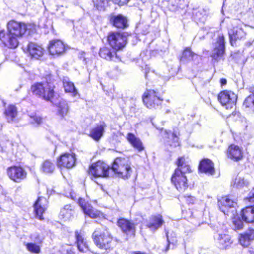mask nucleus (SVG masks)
Here are the masks:
<instances>
[{
	"instance_id": "1",
	"label": "nucleus",
	"mask_w": 254,
	"mask_h": 254,
	"mask_svg": "<svg viewBox=\"0 0 254 254\" xmlns=\"http://www.w3.org/2000/svg\"><path fill=\"white\" fill-rule=\"evenodd\" d=\"M177 168L175 170L171 181L179 191H184L188 188L186 175L191 172L190 165L184 157H179L177 162Z\"/></svg>"
},
{
	"instance_id": "2",
	"label": "nucleus",
	"mask_w": 254,
	"mask_h": 254,
	"mask_svg": "<svg viewBox=\"0 0 254 254\" xmlns=\"http://www.w3.org/2000/svg\"><path fill=\"white\" fill-rule=\"evenodd\" d=\"M92 238L98 248L106 251L112 248L113 237L107 229H96L92 234Z\"/></svg>"
},
{
	"instance_id": "3",
	"label": "nucleus",
	"mask_w": 254,
	"mask_h": 254,
	"mask_svg": "<svg viewBox=\"0 0 254 254\" xmlns=\"http://www.w3.org/2000/svg\"><path fill=\"white\" fill-rule=\"evenodd\" d=\"M7 30L9 33L10 45L12 48H16L18 45V38L22 37L27 30L26 25L24 23L10 21L7 23Z\"/></svg>"
},
{
	"instance_id": "4",
	"label": "nucleus",
	"mask_w": 254,
	"mask_h": 254,
	"mask_svg": "<svg viewBox=\"0 0 254 254\" xmlns=\"http://www.w3.org/2000/svg\"><path fill=\"white\" fill-rule=\"evenodd\" d=\"M55 85L51 81L36 83L31 86L32 93L42 99L50 101L54 95Z\"/></svg>"
},
{
	"instance_id": "5",
	"label": "nucleus",
	"mask_w": 254,
	"mask_h": 254,
	"mask_svg": "<svg viewBox=\"0 0 254 254\" xmlns=\"http://www.w3.org/2000/svg\"><path fill=\"white\" fill-rule=\"evenodd\" d=\"M112 169L119 177L124 179L127 178L131 173L129 161L125 158H117L113 163Z\"/></svg>"
},
{
	"instance_id": "6",
	"label": "nucleus",
	"mask_w": 254,
	"mask_h": 254,
	"mask_svg": "<svg viewBox=\"0 0 254 254\" xmlns=\"http://www.w3.org/2000/svg\"><path fill=\"white\" fill-rule=\"evenodd\" d=\"M142 100L145 106L150 109L156 108L161 105L162 99L154 90H147L142 95Z\"/></svg>"
},
{
	"instance_id": "7",
	"label": "nucleus",
	"mask_w": 254,
	"mask_h": 254,
	"mask_svg": "<svg viewBox=\"0 0 254 254\" xmlns=\"http://www.w3.org/2000/svg\"><path fill=\"white\" fill-rule=\"evenodd\" d=\"M109 166L105 163L99 161L90 166L88 173L94 177H106L109 176Z\"/></svg>"
},
{
	"instance_id": "8",
	"label": "nucleus",
	"mask_w": 254,
	"mask_h": 254,
	"mask_svg": "<svg viewBox=\"0 0 254 254\" xmlns=\"http://www.w3.org/2000/svg\"><path fill=\"white\" fill-rule=\"evenodd\" d=\"M219 209L225 215H234L236 212V203L228 196L222 197L218 200Z\"/></svg>"
},
{
	"instance_id": "9",
	"label": "nucleus",
	"mask_w": 254,
	"mask_h": 254,
	"mask_svg": "<svg viewBox=\"0 0 254 254\" xmlns=\"http://www.w3.org/2000/svg\"><path fill=\"white\" fill-rule=\"evenodd\" d=\"M218 99L222 106L226 109H230L235 105L237 95L231 91L225 90L218 94Z\"/></svg>"
},
{
	"instance_id": "10",
	"label": "nucleus",
	"mask_w": 254,
	"mask_h": 254,
	"mask_svg": "<svg viewBox=\"0 0 254 254\" xmlns=\"http://www.w3.org/2000/svg\"><path fill=\"white\" fill-rule=\"evenodd\" d=\"M127 38L119 32H112L108 36V41L114 50L118 51L123 48L126 45Z\"/></svg>"
},
{
	"instance_id": "11",
	"label": "nucleus",
	"mask_w": 254,
	"mask_h": 254,
	"mask_svg": "<svg viewBox=\"0 0 254 254\" xmlns=\"http://www.w3.org/2000/svg\"><path fill=\"white\" fill-rule=\"evenodd\" d=\"M161 134L171 146L175 147L180 145L179 136L180 134L177 127L174 128L172 132L162 128Z\"/></svg>"
},
{
	"instance_id": "12",
	"label": "nucleus",
	"mask_w": 254,
	"mask_h": 254,
	"mask_svg": "<svg viewBox=\"0 0 254 254\" xmlns=\"http://www.w3.org/2000/svg\"><path fill=\"white\" fill-rule=\"evenodd\" d=\"M7 174L8 177L16 183L20 182L27 175L26 172L22 167L16 166L8 167Z\"/></svg>"
},
{
	"instance_id": "13",
	"label": "nucleus",
	"mask_w": 254,
	"mask_h": 254,
	"mask_svg": "<svg viewBox=\"0 0 254 254\" xmlns=\"http://www.w3.org/2000/svg\"><path fill=\"white\" fill-rule=\"evenodd\" d=\"M224 51V37L223 35H219L216 43L214 44V49L212 52L211 57L216 61H218L223 57Z\"/></svg>"
},
{
	"instance_id": "14",
	"label": "nucleus",
	"mask_w": 254,
	"mask_h": 254,
	"mask_svg": "<svg viewBox=\"0 0 254 254\" xmlns=\"http://www.w3.org/2000/svg\"><path fill=\"white\" fill-rule=\"evenodd\" d=\"M48 207V201L44 197H39L34 205V211L35 217L40 220L44 218L43 214L45 212Z\"/></svg>"
},
{
	"instance_id": "15",
	"label": "nucleus",
	"mask_w": 254,
	"mask_h": 254,
	"mask_svg": "<svg viewBox=\"0 0 254 254\" xmlns=\"http://www.w3.org/2000/svg\"><path fill=\"white\" fill-rule=\"evenodd\" d=\"M75 155L74 154L65 153L58 160V166L70 169L75 164Z\"/></svg>"
},
{
	"instance_id": "16",
	"label": "nucleus",
	"mask_w": 254,
	"mask_h": 254,
	"mask_svg": "<svg viewBox=\"0 0 254 254\" xmlns=\"http://www.w3.org/2000/svg\"><path fill=\"white\" fill-rule=\"evenodd\" d=\"M75 243L79 252L86 253L90 251L88 243L83 233L80 231L75 232Z\"/></svg>"
},
{
	"instance_id": "17",
	"label": "nucleus",
	"mask_w": 254,
	"mask_h": 254,
	"mask_svg": "<svg viewBox=\"0 0 254 254\" xmlns=\"http://www.w3.org/2000/svg\"><path fill=\"white\" fill-rule=\"evenodd\" d=\"M227 156L234 161H239L243 157V149L238 145L231 144L227 149Z\"/></svg>"
},
{
	"instance_id": "18",
	"label": "nucleus",
	"mask_w": 254,
	"mask_h": 254,
	"mask_svg": "<svg viewBox=\"0 0 254 254\" xmlns=\"http://www.w3.org/2000/svg\"><path fill=\"white\" fill-rule=\"evenodd\" d=\"M78 204L84 213L90 217L94 218L100 216V211L94 209L90 204L85 202L84 199L81 198H79Z\"/></svg>"
},
{
	"instance_id": "19",
	"label": "nucleus",
	"mask_w": 254,
	"mask_h": 254,
	"mask_svg": "<svg viewBox=\"0 0 254 254\" xmlns=\"http://www.w3.org/2000/svg\"><path fill=\"white\" fill-rule=\"evenodd\" d=\"M201 60V57L192 52L190 49L186 48L183 52L180 61L182 64H186L192 61L195 64H198Z\"/></svg>"
},
{
	"instance_id": "20",
	"label": "nucleus",
	"mask_w": 254,
	"mask_h": 254,
	"mask_svg": "<svg viewBox=\"0 0 254 254\" xmlns=\"http://www.w3.org/2000/svg\"><path fill=\"white\" fill-rule=\"evenodd\" d=\"M118 225L122 231L127 235L134 236L135 234V225L124 218L120 219L118 221Z\"/></svg>"
},
{
	"instance_id": "21",
	"label": "nucleus",
	"mask_w": 254,
	"mask_h": 254,
	"mask_svg": "<svg viewBox=\"0 0 254 254\" xmlns=\"http://www.w3.org/2000/svg\"><path fill=\"white\" fill-rule=\"evenodd\" d=\"M164 221L160 214L151 216L147 222L146 226L152 231H156L164 224Z\"/></svg>"
},
{
	"instance_id": "22",
	"label": "nucleus",
	"mask_w": 254,
	"mask_h": 254,
	"mask_svg": "<svg viewBox=\"0 0 254 254\" xmlns=\"http://www.w3.org/2000/svg\"><path fill=\"white\" fill-rule=\"evenodd\" d=\"M99 54L102 58L108 61L114 62L120 61V58L116 54V52L111 50L109 47H104L101 48Z\"/></svg>"
},
{
	"instance_id": "23",
	"label": "nucleus",
	"mask_w": 254,
	"mask_h": 254,
	"mask_svg": "<svg viewBox=\"0 0 254 254\" xmlns=\"http://www.w3.org/2000/svg\"><path fill=\"white\" fill-rule=\"evenodd\" d=\"M49 51L51 55H59L63 53L65 51V46L60 40H53L50 42Z\"/></svg>"
},
{
	"instance_id": "24",
	"label": "nucleus",
	"mask_w": 254,
	"mask_h": 254,
	"mask_svg": "<svg viewBox=\"0 0 254 254\" xmlns=\"http://www.w3.org/2000/svg\"><path fill=\"white\" fill-rule=\"evenodd\" d=\"M199 170L209 175H213L215 172L213 163L208 159H204L200 162Z\"/></svg>"
},
{
	"instance_id": "25",
	"label": "nucleus",
	"mask_w": 254,
	"mask_h": 254,
	"mask_svg": "<svg viewBox=\"0 0 254 254\" xmlns=\"http://www.w3.org/2000/svg\"><path fill=\"white\" fill-rule=\"evenodd\" d=\"M230 43L232 46L237 40L242 39L245 36L243 30L239 27H234L229 31Z\"/></svg>"
},
{
	"instance_id": "26",
	"label": "nucleus",
	"mask_w": 254,
	"mask_h": 254,
	"mask_svg": "<svg viewBox=\"0 0 254 254\" xmlns=\"http://www.w3.org/2000/svg\"><path fill=\"white\" fill-rule=\"evenodd\" d=\"M126 138L131 145L139 152L144 150V146L141 140L133 133H128L127 134Z\"/></svg>"
},
{
	"instance_id": "27",
	"label": "nucleus",
	"mask_w": 254,
	"mask_h": 254,
	"mask_svg": "<svg viewBox=\"0 0 254 254\" xmlns=\"http://www.w3.org/2000/svg\"><path fill=\"white\" fill-rule=\"evenodd\" d=\"M27 51L31 57L36 59L42 57L44 54V49L41 46L32 42L28 44Z\"/></svg>"
},
{
	"instance_id": "28",
	"label": "nucleus",
	"mask_w": 254,
	"mask_h": 254,
	"mask_svg": "<svg viewBox=\"0 0 254 254\" xmlns=\"http://www.w3.org/2000/svg\"><path fill=\"white\" fill-rule=\"evenodd\" d=\"M110 22L115 27L118 28L123 29L127 27V19L121 14L111 16L110 17Z\"/></svg>"
},
{
	"instance_id": "29",
	"label": "nucleus",
	"mask_w": 254,
	"mask_h": 254,
	"mask_svg": "<svg viewBox=\"0 0 254 254\" xmlns=\"http://www.w3.org/2000/svg\"><path fill=\"white\" fill-rule=\"evenodd\" d=\"M254 240V229H250L244 234H241L239 237V242L244 247H248Z\"/></svg>"
},
{
	"instance_id": "30",
	"label": "nucleus",
	"mask_w": 254,
	"mask_h": 254,
	"mask_svg": "<svg viewBox=\"0 0 254 254\" xmlns=\"http://www.w3.org/2000/svg\"><path fill=\"white\" fill-rule=\"evenodd\" d=\"M215 239L222 249H225L232 243L230 236L226 234L219 233L215 236Z\"/></svg>"
},
{
	"instance_id": "31",
	"label": "nucleus",
	"mask_w": 254,
	"mask_h": 254,
	"mask_svg": "<svg viewBox=\"0 0 254 254\" xmlns=\"http://www.w3.org/2000/svg\"><path fill=\"white\" fill-rule=\"evenodd\" d=\"M241 215L247 223H254V207L248 206L242 210Z\"/></svg>"
},
{
	"instance_id": "32",
	"label": "nucleus",
	"mask_w": 254,
	"mask_h": 254,
	"mask_svg": "<svg viewBox=\"0 0 254 254\" xmlns=\"http://www.w3.org/2000/svg\"><path fill=\"white\" fill-rule=\"evenodd\" d=\"M74 213V208L71 204H67L62 208L60 217L64 221L69 220L73 216Z\"/></svg>"
},
{
	"instance_id": "33",
	"label": "nucleus",
	"mask_w": 254,
	"mask_h": 254,
	"mask_svg": "<svg viewBox=\"0 0 254 254\" xmlns=\"http://www.w3.org/2000/svg\"><path fill=\"white\" fill-rule=\"evenodd\" d=\"M4 114L8 122H14L17 116L16 107L14 105H9L5 108Z\"/></svg>"
},
{
	"instance_id": "34",
	"label": "nucleus",
	"mask_w": 254,
	"mask_h": 254,
	"mask_svg": "<svg viewBox=\"0 0 254 254\" xmlns=\"http://www.w3.org/2000/svg\"><path fill=\"white\" fill-rule=\"evenodd\" d=\"M106 127L105 123H102L99 126L93 128L90 132V136L95 140H99L103 136L104 129Z\"/></svg>"
},
{
	"instance_id": "35",
	"label": "nucleus",
	"mask_w": 254,
	"mask_h": 254,
	"mask_svg": "<svg viewBox=\"0 0 254 254\" xmlns=\"http://www.w3.org/2000/svg\"><path fill=\"white\" fill-rule=\"evenodd\" d=\"M248 181L243 176L237 175L231 182V185L237 189H243L249 186Z\"/></svg>"
},
{
	"instance_id": "36",
	"label": "nucleus",
	"mask_w": 254,
	"mask_h": 254,
	"mask_svg": "<svg viewBox=\"0 0 254 254\" xmlns=\"http://www.w3.org/2000/svg\"><path fill=\"white\" fill-rule=\"evenodd\" d=\"M63 86L66 93H69L75 97L78 94L77 90L75 88L73 83L69 81L67 79L63 80Z\"/></svg>"
},
{
	"instance_id": "37",
	"label": "nucleus",
	"mask_w": 254,
	"mask_h": 254,
	"mask_svg": "<svg viewBox=\"0 0 254 254\" xmlns=\"http://www.w3.org/2000/svg\"><path fill=\"white\" fill-rule=\"evenodd\" d=\"M55 169V165L49 160L45 161L41 166V171L46 174L52 173Z\"/></svg>"
},
{
	"instance_id": "38",
	"label": "nucleus",
	"mask_w": 254,
	"mask_h": 254,
	"mask_svg": "<svg viewBox=\"0 0 254 254\" xmlns=\"http://www.w3.org/2000/svg\"><path fill=\"white\" fill-rule=\"evenodd\" d=\"M166 235L168 244L165 249V252H167L169 250L171 245L173 246L172 248H173L174 246L177 244V239L176 234L174 233H171L169 235V232H166Z\"/></svg>"
},
{
	"instance_id": "39",
	"label": "nucleus",
	"mask_w": 254,
	"mask_h": 254,
	"mask_svg": "<svg viewBox=\"0 0 254 254\" xmlns=\"http://www.w3.org/2000/svg\"><path fill=\"white\" fill-rule=\"evenodd\" d=\"M249 90L251 94L245 99L244 105L246 107L254 109V87H250Z\"/></svg>"
},
{
	"instance_id": "40",
	"label": "nucleus",
	"mask_w": 254,
	"mask_h": 254,
	"mask_svg": "<svg viewBox=\"0 0 254 254\" xmlns=\"http://www.w3.org/2000/svg\"><path fill=\"white\" fill-rule=\"evenodd\" d=\"M68 111V106L67 103L64 101H61L58 107V112L62 117L66 115Z\"/></svg>"
},
{
	"instance_id": "41",
	"label": "nucleus",
	"mask_w": 254,
	"mask_h": 254,
	"mask_svg": "<svg viewBox=\"0 0 254 254\" xmlns=\"http://www.w3.org/2000/svg\"><path fill=\"white\" fill-rule=\"evenodd\" d=\"M10 39L9 33V32L6 35L5 34V32L4 30H1L0 31V40L3 42V43L6 46L10 48H12V46L10 45V41L9 42V40ZM14 49L15 48H13Z\"/></svg>"
},
{
	"instance_id": "42",
	"label": "nucleus",
	"mask_w": 254,
	"mask_h": 254,
	"mask_svg": "<svg viewBox=\"0 0 254 254\" xmlns=\"http://www.w3.org/2000/svg\"><path fill=\"white\" fill-rule=\"evenodd\" d=\"M27 249L31 253L39 254L41 251L40 247L34 243H28L26 245Z\"/></svg>"
},
{
	"instance_id": "43",
	"label": "nucleus",
	"mask_w": 254,
	"mask_h": 254,
	"mask_svg": "<svg viewBox=\"0 0 254 254\" xmlns=\"http://www.w3.org/2000/svg\"><path fill=\"white\" fill-rule=\"evenodd\" d=\"M30 122L32 124L40 125L43 122V119L38 116L33 115L30 116Z\"/></svg>"
},
{
	"instance_id": "44",
	"label": "nucleus",
	"mask_w": 254,
	"mask_h": 254,
	"mask_svg": "<svg viewBox=\"0 0 254 254\" xmlns=\"http://www.w3.org/2000/svg\"><path fill=\"white\" fill-rule=\"evenodd\" d=\"M31 238L35 242L38 244L41 243L44 239L43 235L38 233H35L31 235Z\"/></svg>"
},
{
	"instance_id": "45",
	"label": "nucleus",
	"mask_w": 254,
	"mask_h": 254,
	"mask_svg": "<svg viewBox=\"0 0 254 254\" xmlns=\"http://www.w3.org/2000/svg\"><path fill=\"white\" fill-rule=\"evenodd\" d=\"M233 224L236 229L240 230L243 228L244 224L240 218H234Z\"/></svg>"
},
{
	"instance_id": "46",
	"label": "nucleus",
	"mask_w": 254,
	"mask_h": 254,
	"mask_svg": "<svg viewBox=\"0 0 254 254\" xmlns=\"http://www.w3.org/2000/svg\"><path fill=\"white\" fill-rule=\"evenodd\" d=\"M183 198L189 204H194L196 200L195 197L189 195H185L183 196Z\"/></svg>"
},
{
	"instance_id": "47",
	"label": "nucleus",
	"mask_w": 254,
	"mask_h": 254,
	"mask_svg": "<svg viewBox=\"0 0 254 254\" xmlns=\"http://www.w3.org/2000/svg\"><path fill=\"white\" fill-rule=\"evenodd\" d=\"M245 200L252 202V203H254V188L250 192L248 196L245 199Z\"/></svg>"
},
{
	"instance_id": "48",
	"label": "nucleus",
	"mask_w": 254,
	"mask_h": 254,
	"mask_svg": "<svg viewBox=\"0 0 254 254\" xmlns=\"http://www.w3.org/2000/svg\"><path fill=\"white\" fill-rule=\"evenodd\" d=\"M107 3V0H96V7L97 8L102 7Z\"/></svg>"
},
{
	"instance_id": "49",
	"label": "nucleus",
	"mask_w": 254,
	"mask_h": 254,
	"mask_svg": "<svg viewBox=\"0 0 254 254\" xmlns=\"http://www.w3.org/2000/svg\"><path fill=\"white\" fill-rule=\"evenodd\" d=\"M115 3H118L120 5H124L126 4L129 0H114Z\"/></svg>"
},
{
	"instance_id": "50",
	"label": "nucleus",
	"mask_w": 254,
	"mask_h": 254,
	"mask_svg": "<svg viewBox=\"0 0 254 254\" xmlns=\"http://www.w3.org/2000/svg\"><path fill=\"white\" fill-rule=\"evenodd\" d=\"M220 83L221 85H225L227 83V80L225 78H221L220 79Z\"/></svg>"
},
{
	"instance_id": "51",
	"label": "nucleus",
	"mask_w": 254,
	"mask_h": 254,
	"mask_svg": "<svg viewBox=\"0 0 254 254\" xmlns=\"http://www.w3.org/2000/svg\"><path fill=\"white\" fill-rule=\"evenodd\" d=\"M66 254H75L71 250H67Z\"/></svg>"
}]
</instances>
